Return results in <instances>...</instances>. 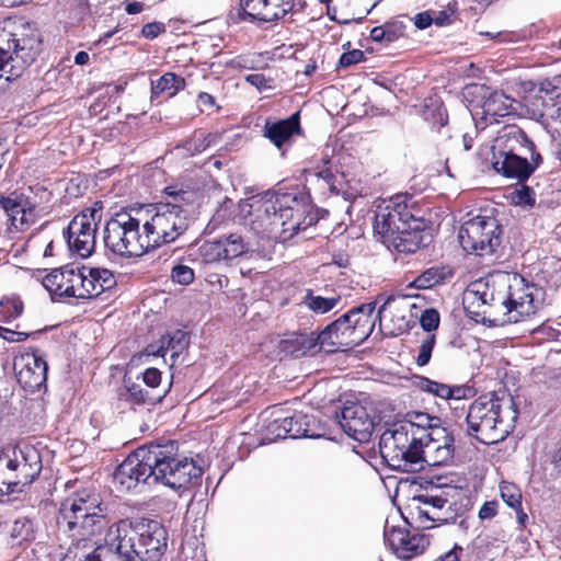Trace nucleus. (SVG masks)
Returning a JSON list of instances; mask_svg holds the SVG:
<instances>
[{"mask_svg":"<svg viewBox=\"0 0 561 561\" xmlns=\"http://www.w3.org/2000/svg\"><path fill=\"white\" fill-rule=\"evenodd\" d=\"M199 460L180 455L174 440L150 443L126 457L115 469L113 483L121 492L151 483H161L174 490L185 488L202 477Z\"/></svg>","mask_w":561,"mask_h":561,"instance_id":"nucleus-1","label":"nucleus"},{"mask_svg":"<svg viewBox=\"0 0 561 561\" xmlns=\"http://www.w3.org/2000/svg\"><path fill=\"white\" fill-rule=\"evenodd\" d=\"M240 214L255 233L285 242L316 225L309 196L297 188L267 191L239 203Z\"/></svg>","mask_w":561,"mask_h":561,"instance_id":"nucleus-2","label":"nucleus"},{"mask_svg":"<svg viewBox=\"0 0 561 561\" xmlns=\"http://www.w3.org/2000/svg\"><path fill=\"white\" fill-rule=\"evenodd\" d=\"M478 154L494 171L518 182L526 181L542 163L535 144L515 125L504 127L494 144L481 147Z\"/></svg>","mask_w":561,"mask_h":561,"instance_id":"nucleus-3","label":"nucleus"},{"mask_svg":"<svg viewBox=\"0 0 561 561\" xmlns=\"http://www.w3.org/2000/svg\"><path fill=\"white\" fill-rule=\"evenodd\" d=\"M167 529L157 520H148L137 529L116 528V536L105 546H98L79 561H158L167 549Z\"/></svg>","mask_w":561,"mask_h":561,"instance_id":"nucleus-4","label":"nucleus"},{"mask_svg":"<svg viewBox=\"0 0 561 561\" xmlns=\"http://www.w3.org/2000/svg\"><path fill=\"white\" fill-rule=\"evenodd\" d=\"M423 226L422 211L412 196L396 195L377 206L375 232L391 241L399 252L413 253L419 249Z\"/></svg>","mask_w":561,"mask_h":561,"instance_id":"nucleus-5","label":"nucleus"},{"mask_svg":"<svg viewBox=\"0 0 561 561\" xmlns=\"http://www.w3.org/2000/svg\"><path fill=\"white\" fill-rule=\"evenodd\" d=\"M517 419V404L511 394L492 392L480 396L467 413L468 434L482 444H497L513 432Z\"/></svg>","mask_w":561,"mask_h":561,"instance_id":"nucleus-6","label":"nucleus"},{"mask_svg":"<svg viewBox=\"0 0 561 561\" xmlns=\"http://www.w3.org/2000/svg\"><path fill=\"white\" fill-rule=\"evenodd\" d=\"M110 523L107 507L93 491L83 490L66 497L58 510L59 531L77 542L103 534Z\"/></svg>","mask_w":561,"mask_h":561,"instance_id":"nucleus-7","label":"nucleus"},{"mask_svg":"<svg viewBox=\"0 0 561 561\" xmlns=\"http://www.w3.org/2000/svg\"><path fill=\"white\" fill-rule=\"evenodd\" d=\"M42 49V37L31 22L23 19L0 21V80L21 77Z\"/></svg>","mask_w":561,"mask_h":561,"instance_id":"nucleus-8","label":"nucleus"},{"mask_svg":"<svg viewBox=\"0 0 561 561\" xmlns=\"http://www.w3.org/2000/svg\"><path fill=\"white\" fill-rule=\"evenodd\" d=\"M415 420L396 422L380 435V455L394 470L403 472L417 470V460L420 459L417 446L424 435L423 422L431 421V416L426 413H417Z\"/></svg>","mask_w":561,"mask_h":561,"instance_id":"nucleus-9","label":"nucleus"},{"mask_svg":"<svg viewBox=\"0 0 561 561\" xmlns=\"http://www.w3.org/2000/svg\"><path fill=\"white\" fill-rule=\"evenodd\" d=\"M171 202L158 203L150 209V217L142 224L150 249L178 240L190 226V210L185 207L188 192L173 186L164 188Z\"/></svg>","mask_w":561,"mask_h":561,"instance_id":"nucleus-10","label":"nucleus"},{"mask_svg":"<svg viewBox=\"0 0 561 561\" xmlns=\"http://www.w3.org/2000/svg\"><path fill=\"white\" fill-rule=\"evenodd\" d=\"M141 222L128 211L116 213L103 229L105 249L121 257H138L150 249L146 232H140Z\"/></svg>","mask_w":561,"mask_h":561,"instance_id":"nucleus-11","label":"nucleus"},{"mask_svg":"<svg viewBox=\"0 0 561 561\" xmlns=\"http://www.w3.org/2000/svg\"><path fill=\"white\" fill-rule=\"evenodd\" d=\"M42 471L41 455L30 445L15 446L0 454V496L20 492Z\"/></svg>","mask_w":561,"mask_h":561,"instance_id":"nucleus-12","label":"nucleus"},{"mask_svg":"<svg viewBox=\"0 0 561 561\" xmlns=\"http://www.w3.org/2000/svg\"><path fill=\"white\" fill-rule=\"evenodd\" d=\"M424 492L411 497V518L416 527L430 529L436 525L455 523L457 513L448 502L447 492L427 482Z\"/></svg>","mask_w":561,"mask_h":561,"instance_id":"nucleus-13","label":"nucleus"},{"mask_svg":"<svg viewBox=\"0 0 561 561\" xmlns=\"http://www.w3.org/2000/svg\"><path fill=\"white\" fill-rule=\"evenodd\" d=\"M501 234L502 229L496 218L479 214L461 224L458 239L465 251L486 256L500 247Z\"/></svg>","mask_w":561,"mask_h":561,"instance_id":"nucleus-14","label":"nucleus"},{"mask_svg":"<svg viewBox=\"0 0 561 561\" xmlns=\"http://www.w3.org/2000/svg\"><path fill=\"white\" fill-rule=\"evenodd\" d=\"M499 287L502 288L503 293L501 309L507 316L508 322L517 323L525 317L536 313L534 291L537 289L522 275L517 273L499 275Z\"/></svg>","mask_w":561,"mask_h":561,"instance_id":"nucleus-15","label":"nucleus"},{"mask_svg":"<svg viewBox=\"0 0 561 561\" xmlns=\"http://www.w3.org/2000/svg\"><path fill=\"white\" fill-rule=\"evenodd\" d=\"M438 421V417L431 416V421L423 422L424 435H422V442L417 446V453L420 454L417 470L422 469L424 463L444 466L454 458V436L447 428L439 426Z\"/></svg>","mask_w":561,"mask_h":561,"instance_id":"nucleus-16","label":"nucleus"},{"mask_svg":"<svg viewBox=\"0 0 561 561\" xmlns=\"http://www.w3.org/2000/svg\"><path fill=\"white\" fill-rule=\"evenodd\" d=\"M102 207H90L76 215L69 222L64 236L70 251L81 257L92 254L95 247L96 225L101 219Z\"/></svg>","mask_w":561,"mask_h":561,"instance_id":"nucleus-17","label":"nucleus"},{"mask_svg":"<svg viewBox=\"0 0 561 561\" xmlns=\"http://www.w3.org/2000/svg\"><path fill=\"white\" fill-rule=\"evenodd\" d=\"M198 257L206 264L226 263L250 252V243L240 233L206 240L198 247Z\"/></svg>","mask_w":561,"mask_h":561,"instance_id":"nucleus-18","label":"nucleus"},{"mask_svg":"<svg viewBox=\"0 0 561 561\" xmlns=\"http://www.w3.org/2000/svg\"><path fill=\"white\" fill-rule=\"evenodd\" d=\"M0 208L7 217L9 232H25L38 219L36 204L22 193L0 195Z\"/></svg>","mask_w":561,"mask_h":561,"instance_id":"nucleus-19","label":"nucleus"},{"mask_svg":"<svg viewBox=\"0 0 561 561\" xmlns=\"http://www.w3.org/2000/svg\"><path fill=\"white\" fill-rule=\"evenodd\" d=\"M330 161L323 159L322 165L311 167L304 170L306 184L316 185L322 193L327 191L342 195L345 201H351L360 194V191L346 180L344 173H334L328 165Z\"/></svg>","mask_w":561,"mask_h":561,"instance_id":"nucleus-20","label":"nucleus"},{"mask_svg":"<svg viewBox=\"0 0 561 561\" xmlns=\"http://www.w3.org/2000/svg\"><path fill=\"white\" fill-rule=\"evenodd\" d=\"M476 94L480 101L472 108V115L480 116L486 125L499 123L500 118L510 116L516 111L514 100L503 91L481 85L476 87Z\"/></svg>","mask_w":561,"mask_h":561,"instance_id":"nucleus-21","label":"nucleus"},{"mask_svg":"<svg viewBox=\"0 0 561 561\" xmlns=\"http://www.w3.org/2000/svg\"><path fill=\"white\" fill-rule=\"evenodd\" d=\"M335 417L348 437L358 443L369 442L375 430V417L364 405L347 402L341 412L335 414Z\"/></svg>","mask_w":561,"mask_h":561,"instance_id":"nucleus-22","label":"nucleus"},{"mask_svg":"<svg viewBox=\"0 0 561 561\" xmlns=\"http://www.w3.org/2000/svg\"><path fill=\"white\" fill-rule=\"evenodd\" d=\"M13 367L18 382L28 391L35 392L46 385L48 365L38 352H26L14 358Z\"/></svg>","mask_w":561,"mask_h":561,"instance_id":"nucleus-23","label":"nucleus"},{"mask_svg":"<svg viewBox=\"0 0 561 561\" xmlns=\"http://www.w3.org/2000/svg\"><path fill=\"white\" fill-rule=\"evenodd\" d=\"M267 428L276 438H319L324 435L316 419L302 412L274 420Z\"/></svg>","mask_w":561,"mask_h":561,"instance_id":"nucleus-24","label":"nucleus"},{"mask_svg":"<svg viewBox=\"0 0 561 561\" xmlns=\"http://www.w3.org/2000/svg\"><path fill=\"white\" fill-rule=\"evenodd\" d=\"M347 312L344 313L318 334L317 344L321 350L330 353L340 347H351L362 343L357 339L356 330Z\"/></svg>","mask_w":561,"mask_h":561,"instance_id":"nucleus-25","label":"nucleus"},{"mask_svg":"<svg viewBox=\"0 0 561 561\" xmlns=\"http://www.w3.org/2000/svg\"><path fill=\"white\" fill-rule=\"evenodd\" d=\"M385 542L400 559L409 560L422 554L430 545L428 538L423 534H410L407 529L386 526Z\"/></svg>","mask_w":561,"mask_h":561,"instance_id":"nucleus-26","label":"nucleus"},{"mask_svg":"<svg viewBox=\"0 0 561 561\" xmlns=\"http://www.w3.org/2000/svg\"><path fill=\"white\" fill-rule=\"evenodd\" d=\"M394 301V296L381 297L376 301L363 304L347 311L351 321L356 330L357 339L364 342L373 333L375 325L381 321V316L388 306Z\"/></svg>","mask_w":561,"mask_h":561,"instance_id":"nucleus-27","label":"nucleus"},{"mask_svg":"<svg viewBox=\"0 0 561 561\" xmlns=\"http://www.w3.org/2000/svg\"><path fill=\"white\" fill-rule=\"evenodd\" d=\"M560 79L545 81L538 91L537 102H540L542 110L540 117L561 121V87Z\"/></svg>","mask_w":561,"mask_h":561,"instance_id":"nucleus-28","label":"nucleus"},{"mask_svg":"<svg viewBox=\"0 0 561 561\" xmlns=\"http://www.w3.org/2000/svg\"><path fill=\"white\" fill-rule=\"evenodd\" d=\"M190 339L186 332L182 330H175L172 333L162 335L159 345H148L146 348L148 355L164 357L168 352L171 353L173 363L183 351L187 347Z\"/></svg>","mask_w":561,"mask_h":561,"instance_id":"nucleus-29","label":"nucleus"},{"mask_svg":"<svg viewBox=\"0 0 561 561\" xmlns=\"http://www.w3.org/2000/svg\"><path fill=\"white\" fill-rule=\"evenodd\" d=\"M299 114L295 113L287 119L277 122H266L264 125V136L277 148H282L294 134L299 133Z\"/></svg>","mask_w":561,"mask_h":561,"instance_id":"nucleus-30","label":"nucleus"},{"mask_svg":"<svg viewBox=\"0 0 561 561\" xmlns=\"http://www.w3.org/2000/svg\"><path fill=\"white\" fill-rule=\"evenodd\" d=\"M467 297L472 298V304L477 302L490 307L501 308V299L503 298L502 288L499 287V277L489 282L478 280L472 283L468 290Z\"/></svg>","mask_w":561,"mask_h":561,"instance_id":"nucleus-31","label":"nucleus"},{"mask_svg":"<svg viewBox=\"0 0 561 561\" xmlns=\"http://www.w3.org/2000/svg\"><path fill=\"white\" fill-rule=\"evenodd\" d=\"M70 271L71 265H66L61 268L53 270L43 278L42 284L50 293L53 299L70 298V291L65 290L66 287H70Z\"/></svg>","mask_w":561,"mask_h":561,"instance_id":"nucleus-32","label":"nucleus"},{"mask_svg":"<svg viewBox=\"0 0 561 561\" xmlns=\"http://www.w3.org/2000/svg\"><path fill=\"white\" fill-rule=\"evenodd\" d=\"M165 396V391L158 393H150L145 390L141 385L133 382L130 379L124 380V388L119 391L121 399L131 404H154L160 402Z\"/></svg>","mask_w":561,"mask_h":561,"instance_id":"nucleus-33","label":"nucleus"},{"mask_svg":"<svg viewBox=\"0 0 561 561\" xmlns=\"http://www.w3.org/2000/svg\"><path fill=\"white\" fill-rule=\"evenodd\" d=\"M341 302L340 295H331L329 297L321 296L312 289H307L301 305L314 314H324L332 311Z\"/></svg>","mask_w":561,"mask_h":561,"instance_id":"nucleus-34","label":"nucleus"},{"mask_svg":"<svg viewBox=\"0 0 561 561\" xmlns=\"http://www.w3.org/2000/svg\"><path fill=\"white\" fill-rule=\"evenodd\" d=\"M184 88V78L173 72H167L163 76H161L157 81L151 82L152 96L165 94L170 98L175 95L179 91L183 90Z\"/></svg>","mask_w":561,"mask_h":561,"instance_id":"nucleus-35","label":"nucleus"},{"mask_svg":"<svg viewBox=\"0 0 561 561\" xmlns=\"http://www.w3.org/2000/svg\"><path fill=\"white\" fill-rule=\"evenodd\" d=\"M240 5L251 20L273 22L272 9L268 0H240Z\"/></svg>","mask_w":561,"mask_h":561,"instance_id":"nucleus-36","label":"nucleus"},{"mask_svg":"<svg viewBox=\"0 0 561 561\" xmlns=\"http://www.w3.org/2000/svg\"><path fill=\"white\" fill-rule=\"evenodd\" d=\"M89 273H91L92 276L96 297L105 290L111 289L116 284L115 277L110 270L90 267Z\"/></svg>","mask_w":561,"mask_h":561,"instance_id":"nucleus-37","label":"nucleus"},{"mask_svg":"<svg viewBox=\"0 0 561 561\" xmlns=\"http://www.w3.org/2000/svg\"><path fill=\"white\" fill-rule=\"evenodd\" d=\"M11 538L19 543L34 538V522L28 517H19L11 527Z\"/></svg>","mask_w":561,"mask_h":561,"instance_id":"nucleus-38","label":"nucleus"},{"mask_svg":"<svg viewBox=\"0 0 561 561\" xmlns=\"http://www.w3.org/2000/svg\"><path fill=\"white\" fill-rule=\"evenodd\" d=\"M23 302L19 297H5L0 300V321L10 322L21 316Z\"/></svg>","mask_w":561,"mask_h":561,"instance_id":"nucleus-39","label":"nucleus"},{"mask_svg":"<svg viewBox=\"0 0 561 561\" xmlns=\"http://www.w3.org/2000/svg\"><path fill=\"white\" fill-rule=\"evenodd\" d=\"M500 494L504 503L511 508H518L522 504V491L515 483L502 481Z\"/></svg>","mask_w":561,"mask_h":561,"instance_id":"nucleus-40","label":"nucleus"},{"mask_svg":"<svg viewBox=\"0 0 561 561\" xmlns=\"http://www.w3.org/2000/svg\"><path fill=\"white\" fill-rule=\"evenodd\" d=\"M458 5L456 1L449 2L442 10H431L434 24L445 26L451 24L457 18Z\"/></svg>","mask_w":561,"mask_h":561,"instance_id":"nucleus-41","label":"nucleus"},{"mask_svg":"<svg viewBox=\"0 0 561 561\" xmlns=\"http://www.w3.org/2000/svg\"><path fill=\"white\" fill-rule=\"evenodd\" d=\"M526 181L522 182L525 183ZM512 202L522 207H533L535 205V192L528 185L522 184L511 194Z\"/></svg>","mask_w":561,"mask_h":561,"instance_id":"nucleus-42","label":"nucleus"},{"mask_svg":"<svg viewBox=\"0 0 561 561\" xmlns=\"http://www.w3.org/2000/svg\"><path fill=\"white\" fill-rule=\"evenodd\" d=\"M442 274L435 268H428L420 274L412 283L411 286L419 289L431 288L442 280Z\"/></svg>","mask_w":561,"mask_h":561,"instance_id":"nucleus-43","label":"nucleus"},{"mask_svg":"<svg viewBox=\"0 0 561 561\" xmlns=\"http://www.w3.org/2000/svg\"><path fill=\"white\" fill-rule=\"evenodd\" d=\"M436 343L435 334H426L420 343L419 354L416 356L417 366L422 367L430 363L432 352Z\"/></svg>","mask_w":561,"mask_h":561,"instance_id":"nucleus-44","label":"nucleus"},{"mask_svg":"<svg viewBox=\"0 0 561 561\" xmlns=\"http://www.w3.org/2000/svg\"><path fill=\"white\" fill-rule=\"evenodd\" d=\"M195 278L192 267L184 264H176L171 270V279L180 285H190Z\"/></svg>","mask_w":561,"mask_h":561,"instance_id":"nucleus-45","label":"nucleus"},{"mask_svg":"<svg viewBox=\"0 0 561 561\" xmlns=\"http://www.w3.org/2000/svg\"><path fill=\"white\" fill-rule=\"evenodd\" d=\"M422 390L432 393L438 398L448 400L449 385L442 383L438 381L431 380L428 378H422L420 381Z\"/></svg>","mask_w":561,"mask_h":561,"instance_id":"nucleus-46","label":"nucleus"},{"mask_svg":"<svg viewBox=\"0 0 561 561\" xmlns=\"http://www.w3.org/2000/svg\"><path fill=\"white\" fill-rule=\"evenodd\" d=\"M420 324L427 334H432L431 332L439 325V313L432 308L424 310L420 318Z\"/></svg>","mask_w":561,"mask_h":561,"instance_id":"nucleus-47","label":"nucleus"},{"mask_svg":"<svg viewBox=\"0 0 561 561\" xmlns=\"http://www.w3.org/2000/svg\"><path fill=\"white\" fill-rule=\"evenodd\" d=\"M270 1V8L272 9V19L273 22L277 21L282 18H284L287 13H289L294 5L295 0H268Z\"/></svg>","mask_w":561,"mask_h":561,"instance_id":"nucleus-48","label":"nucleus"},{"mask_svg":"<svg viewBox=\"0 0 561 561\" xmlns=\"http://www.w3.org/2000/svg\"><path fill=\"white\" fill-rule=\"evenodd\" d=\"M82 277H83V266L81 267H75L71 266L70 271V287H66L65 290L70 291V298H77L80 299L78 293V288H82Z\"/></svg>","mask_w":561,"mask_h":561,"instance_id":"nucleus-49","label":"nucleus"},{"mask_svg":"<svg viewBox=\"0 0 561 561\" xmlns=\"http://www.w3.org/2000/svg\"><path fill=\"white\" fill-rule=\"evenodd\" d=\"M89 271L90 267L83 266L82 288H78L80 299H91L96 297L93 288L92 276Z\"/></svg>","mask_w":561,"mask_h":561,"instance_id":"nucleus-50","label":"nucleus"},{"mask_svg":"<svg viewBox=\"0 0 561 561\" xmlns=\"http://www.w3.org/2000/svg\"><path fill=\"white\" fill-rule=\"evenodd\" d=\"M386 44L392 43L404 35V25L402 22H387L383 24Z\"/></svg>","mask_w":561,"mask_h":561,"instance_id":"nucleus-51","label":"nucleus"},{"mask_svg":"<svg viewBox=\"0 0 561 561\" xmlns=\"http://www.w3.org/2000/svg\"><path fill=\"white\" fill-rule=\"evenodd\" d=\"M480 35L494 39L501 44L515 43L519 39V35L515 32L502 31V32H482Z\"/></svg>","mask_w":561,"mask_h":561,"instance_id":"nucleus-52","label":"nucleus"},{"mask_svg":"<svg viewBox=\"0 0 561 561\" xmlns=\"http://www.w3.org/2000/svg\"><path fill=\"white\" fill-rule=\"evenodd\" d=\"M365 55L360 49H353L341 55L339 66L342 68H347L363 61Z\"/></svg>","mask_w":561,"mask_h":561,"instance_id":"nucleus-53","label":"nucleus"},{"mask_svg":"<svg viewBox=\"0 0 561 561\" xmlns=\"http://www.w3.org/2000/svg\"><path fill=\"white\" fill-rule=\"evenodd\" d=\"M231 205H232L231 199L225 201L221 208L217 210V213L213 216V218L209 220L208 225L206 226L205 231L207 233H211L213 231H215L225 221L226 216H225L224 211H226L228 209V207Z\"/></svg>","mask_w":561,"mask_h":561,"instance_id":"nucleus-54","label":"nucleus"},{"mask_svg":"<svg viewBox=\"0 0 561 561\" xmlns=\"http://www.w3.org/2000/svg\"><path fill=\"white\" fill-rule=\"evenodd\" d=\"M165 32V25L162 22H150L142 26L141 34L148 39H153Z\"/></svg>","mask_w":561,"mask_h":561,"instance_id":"nucleus-55","label":"nucleus"},{"mask_svg":"<svg viewBox=\"0 0 561 561\" xmlns=\"http://www.w3.org/2000/svg\"><path fill=\"white\" fill-rule=\"evenodd\" d=\"M145 385L151 389H156L161 381V373L157 368H148L142 374Z\"/></svg>","mask_w":561,"mask_h":561,"instance_id":"nucleus-56","label":"nucleus"},{"mask_svg":"<svg viewBox=\"0 0 561 561\" xmlns=\"http://www.w3.org/2000/svg\"><path fill=\"white\" fill-rule=\"evenodd\" d=\"M497 514V502L488 501L479 510V518L481 520L492 519Z\"/></svg>","mask_w":561,"mask_h":561,"instance_id":"nucleus-57","label":"nucleus"},{"mask_svg":"<svg viewBox=\"0 0 561 561\" xmlns=\"http://www.w3.org/2000/svg\"><path fill=\"white\" fill-rule=\"evenodd\" d=\"M0 336L9 342H22L27 339L28 334L0 327Z\"/></svg>","mask_w":561,"mask_h":561,"instance_id":"nucleus-58","label":"nucleus"},{"mask_svg":"<svg viewBox=\"0 0 561 561\" xmlns=\"http://www.w3.org/2000/svg\"><path fill=\"white\" fill-rule=\"evenodd\" d=\"M471 388L467 386H449L448 400H461L470 396Z\"/></svg>","mask_w":561,"mask_h":561,"instance_id":"nucleus-59","label":"nucleus"},{"mask_svg":"<svg viewBox=\"0 0 561 561\" xmlns=\"http://www.w3.org/2000/svg\"><path fill=\"white\" fill-rule=\"evenodd\" d=\"M414 24L419 30H425L432 24H434L432 12L431 11H424L421 13H417L414 18Z\"/></svg>","mask_w":561,"mask_h":561,"instance_id":"nucleus-60","label":"nucleus"},{"mask_svg":"<svg viewBox=\"0 0 561 561\" xmlns=\"http://www.w3.org/2000/svg\"><path fill=\"white\" fill-rule=\"evenodd\" d=\"M462 551L461 547L455 546L450 551L438 558L436 561H459V554L462 553Z\"/></svg>","mask_w":561,"mask_h":561,"instance_id":"nucleus-61","label":"nucleus"},{"mask_svg":"<svg viewBox=\"0 0 561 561\" xmlns=\"http://www.w3.org/2000/svg\"><path fill=\"white\" fill-rule=\"evenodd\" d=\"M383 25L375 26L370 30V38L376 43H385L386 44V35H385Z\"/></svg>","mask_w":561,"mask_h":561,"instance_id":"nucleus-62","label":"nucleus"},{"mask_svg":"<svg viewBox=\"0 0 561 561\" xmlns=\"http://www.w3.org/2000/svg\"><path fill=\"white\" fill-rule=\"evenodd\" d=\"M198 102L202 106H204L206 108L216 106L215 98L207 92H201L198 94Z\"/></svg>","mask_w":561,"mask_h":561,"instance_id":"nucleus-63","label":"nucleus"},{"mask_svg":"<svg viewBox=\"0 0 561 561\" xmlns=\"http://www.w3.org/2000/svg\"><path fill=\"white\" fill-rule=\"evenodd\" d=\"M513 510L516 513V520H517L518 525L522 527H526L529 518H528L527 513H525L523 511L522 505L518 508H513Z\"/></svg>","mask_w":561,"mask_h":561,"instance_id":"nucleus-64","label":"nucleus"}]
</instances>
